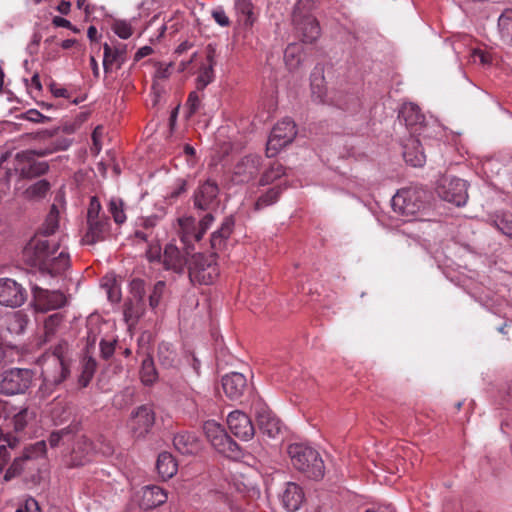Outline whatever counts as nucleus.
<instances>
[{
  "label": "nucleus",
  "mask_w": 512,
  "mask_h": 512,
  "mask_svg": "<svg viewBox=\"0 0 512 512\" xmlns=\"http://www.w3.org/2000/svg\"><path fill=\"white\" fill-rule=\"evenodd\" d=\"M97 333L98 327H90L86 336V353L85 355H90V352L95 349V345L97 342Z\"/></svg>",
  "instance_id": "obj_60"
},
{
  "label": "nucleus",
  "mask_w": 512,
  "mask_h": 512,
  "mask_svg": "<svg viewBox=\"0 0 512 512\" xmlns=\"http://www.w3.org/2000/svg\"><path fill=\"white\" fill-rule=\"evenodd\" d=\"M140 379L145 385H152L158 379L154 361L150 355H147L141 364Z\"/></svg>",
  "instance_id": "obj_43"
},
{
  "label": "nucleus",
  "mask_w": 512,
  "mask_h": 512,
  "mask_svg": "<svg viewBox=\"0 0 512 512\" xmlns=\"http://www.w3.org/2000/svg\"><path fill=\"white\" fill-rule=\"evenodd\" d=\"M46 454V442L41 440L34 444L25 447L22 455L14 459L13 463L8 468L5 479L9 480L19 475L25 465H28L33 460L43 457Z\"/></svg>",
  "instance_id": "obj_15"
},
{
  "label": "nucleus",
  "mask_w": 512,
  "mask_h": 512,
  "mask_svg": "<svg viewBox=\"0 0 512 512\" xmlns=\"http://www.w3.org/2000/svg\"><path fill=\"white\" fill-rule=\"evenodd\" d=\"M441 199L456 206H462L468 199L467 184L459 178L443 177L437 186Z\"/></svg>",
  "instance_id": "obj_10"
},
{
  "label": "nucleus",
  "mask_w": 512,
  "mask_h": 512,
  "mask_svg": "<svg viewBox=\"0 0 512 512\" xmlns=\"http://www.w3.org/2000/svg\"><path fill=\"white\" fill-rule=\"evenodd\" d=\"M324 80L323 76L316 77L315 73L312 74V80H311V88H312V94L314 97L318 99L319 102H325L324 95L325 91L324 88L320 85Z\"/></svg>",
  "instance_id": "obj_53"
},
{
  "label": "nucleus",
  "mask_w": 512,
  "mask_h": 512,
  "mask_svg": "<svg viewBox=\"0 0 512 512\" xmlns=\"http://www.w3.org/2000/svg\"><path fill=\"white\" fill-rule=\"evenodd\" d=\"M94 447L92 442L85 436L79 437L71 451L67 465L69 467L82 466L92 459Z\"/></svg>",
  "instance_id": "obj_24"
},
{
  "label": "nucleus",
  "mask_w": 512,
  "mask_h": 512,
  "mask_svg": "<svg viewBox=\"0 0 512 512\" xmlns=\"http://www.w3.org/2000/svg\"><path fill=\"white\" fill-rule=\"evenodd\" d=\"M35 139L47 142L45 147L27 149L15 155L13 169L2 167L4 158L0 162V198L10 190V182L14 172L20 180H31L41 177L49 171L46 161H39L37 157H46L57 151L66 150L71 141L67 138H55V132L44 130L35 135Z\"/></svg>",
  "instance_id": "obj_1"
},
{
  "label": "nucleus",
  "mask_w": 512,
  "mask_h": 512,
  "mask_svg": "<svg viewBox=\"0 0 512 512\" xmlns=\"http://www.w3.org/2000/svg\"><path fill=\"white\" fill-rule=\"evenodd\" d=\"M10 451H9V448L5 445V444H1L0 445V471H2L9 459H10Z\"/></svg>",
  "instance_id": "obj_62"
},
{
  "label": "nucleus",
  "mask_w": 512,
  "mask_h": 512,
  "mask_svg": "<svg viewBox=\"0 0 512 512\" xmlns=\"http://www.w3.org/2000/svg\"><path fill=\"white\" fill-rule=\"evenodd\" d=\"M261 157L248 155L241 158L234 166L233 181L236 183H247L253 180L260 169Z\"/></svg>",
  "instance_id": "obj_18"
},
{
  "label": "nucleus",
  "mask_w": 512,
  "mask_h": 512,
  "mask_svg": "<svg viewBox=\"0 0 512 512\" xmlns=\"http://www.w3.org/2000/svg\"><path fill=\"white\" fill-rule=\"evenodd\" d=\"M238 21L245 27H251L256 20L251 0H235Z\"/></svg>",
  "instance_id": "obj_37"
},
{
  "label": "nucleus",
  "mask_w": 512,
  "mask_h": 512,
  "mask_svg": "<svg viewBox=\"0 0 512 512\" xmlns=\"http://www.w3.org/2000/svg\"><path fill=\"white\" fill-rule=\"evenodd\" d=\"M22 508L24 509V512H40L39 504L33 498L27 499Z\"/></svg>",
  "instance_id": "obj_64"
},
{
  "label": "nucleus",
  "mask_w": 512,
  "mask_h": 512,
  "mask_svg": "<svg viewBox=\"0 0 512 512\" xmlns=\"http://www.w3.org/2000/svg\"><path fill=\"white\" fill-rule=\"evenodd\" d=\"M284 60L289 70H295L301 63V48L297 44H290L284 52Z\"/></svg>",
  "instance_id": "obj_44"
},
{
  "label": "nucleus",
  "mask_w": 512,
  "mask_h": 512,
  "mask_svg": "<svg viewBox=\"0 0 512 512\" xmlns=\"http://www.w3.org/2000/svg\"><path fill=\"white\" fill-rule=\"evenodd\" d=\"M259 430L270 438H275L281 431V422L277 416L263 403L253 406Z\"/></svg>",
  "instance_id": "obj_16"
},
{
  "label": "nucleus",
  "mask_w": 512,
  "mask_h": 512,
  "mask_svg": "<svg viewBox=\"0 0 512 512\" xmlns=\"http://www.w3.org/2000/svg\"><path fill=\"white\" fill-rule=\"evenodd\" d=\"M49 362L54 369L50 370V367L47 366L42 370L43 382L45 386H55L62 383L68 377L70 370L64 359L57 352L53 353Z\"/></svg>",
  "instance_id": "obj_20"
},
{
  "label": "nucleus",
  "mask_w": 512,
  "mask_h": 512,
  "mask_svg": "<svg viewBox=\"0 0 512 512\" xmlns=\"http://www.w3.org/2000/svg\"><path fill=\"white\" fill-rule=\"evenodd\" d=\"M156 469L158 474L166 480L172 478L177 473L178 465L170 453L162 452L158 456Z\"/></svg>",
  "instance_id": "obj_35"
},
{
  "label": "nucleus",
  "mask_w": 512,
  "mask_h": 512,
  "mask_svg": "<svg viewBox=\"0 0 512 512\" xmlns=\"http://www.w3.org/2000/svg\"><path fill=\"white\" fill-rule=\"evenodd\" d=\"M218 195V185L211 180H207L203 184L199 185L195 190L194 206L197 209L209 211L208 213H211V211L216 209L219 205Z\"/></svg>",
  "instance_id": "obj_17"
},
{
  "label": "nucleus",
  "mask_w": 512,
  "mask_h": 512,
  "mask_svg": "<svg viewBox=\"0 0 512 512\" xmlns=\"http://www.w3.org/2000/svg\"><path fill=\"white\" fill-rule=\"evenodd\" d=\"M227 424L230 431L242 440H250L255 434L254 425L245 413L235 410L227 417Z\"/></svg>",
  "instance_id": "obj_19"
},
{
  "label": "nucleus",
  "mask_w": 512,
  "mask_h": 512,
  "mask_svg": "<svg viewBox=\"0 0 512 512\" xmlns=\"http://www.w3.org/2000/svg\"><path fill=\"white\" fill-rule=\"evenodd\" d=\"M59 227V211L55 205H52L44 223L35 235H42L45 238L52 236Z\"/></svg>",
  "instance_id": "obj_39"
},
{
  "label": "nucleus",
  "mask_w": 512,
  "mask_h": 512,
  "mask_svg": "<svg viewBox=\"0 0 512 512\" xmlns=\"http://www.w3.org/2000/svg\"><path fill=\"white\" fill-rule=\"evenodd\" d=\"M398 118L404 122L412 135L420 134L425 124V115L414 103H404L399 110Z\"/></svg>",
  "instance_id": "obj_21"
},
{
  "label": "nucleus",
  "mask_w": 512,
  "mask_h": 512,
  "mask_svg": "<svg viewBox=\"0 0 512 512\" xmlns=\"http://www.w3.org/2000/svg\"><path fill=\"white\" fill-rule=\"evenodd\" d=\"M305 499L303 489L294 482H287L280 494V500L283 507L288 512L299 510Z\"/></svg>",
  "instance_id": "obj_26"
},
{
  "label": "nucleus",
  "mask_w": 512,
  "mask_h": 512,
  "mask_svg": "<svg viewBox=\"0 0 512 512\" xmlns=\"http://www.w3.org/2000/svg\"><path fill=\"white\" fill-rule=\"evenodd\" d=\"M203 431L207 440L219 453L232 459H237L241 456V451L238 444L215 420L206 421L203 424Z\"/></svg>",
  "instance_id": "obj_6"
},
{
  "label": "nucleus",
  "mask_w": 512,
  "mask_h": 512,
  "mask_svg": "<svg viewBox=\"0 0 512 512\" xmlns=\"http://www.w3.org/2000/svg\"><path fill=\"white\" fill-rule=\"evenodd\" d=\"M471 58L474 63H480L482 65H489L492 63V56L489 52L475 49L471 54Z\"/></svg>",
  "instance_id": "obj_54"
},
{
  "label": "nucleus",
  "mask_w": 512,
  "mask_h": 512,
  "mask_svg": "<svg viewBox=\"0 0 512 512\" xmlns=\"http://www.w3.org/2000/svg\"><path fill=\"white\" fill-rule=\"evenodd\" d=\"M131 291L136 302L141 303L145 294L144 281L141 279H134L131 282Z\"/></svg>",
  "instance_id": "obj_56"
},
{
  "label": "nucleus",
  "mask_w": 512,
  "mask_h": 512,
  "mask_svg": "<svg viewBox=\"0 0 512 512\" xmlns=\"http://www.w3.org/2000/svg\"><path fill=\"white\" fill-rule=\"evenodd\" d=\"M214 20L222 27H227L230 24L229 18L222 9H216L212 12Z\"/></svg>",
  "instance_id": "obj_61"
},
{
  "label": "nucleus",
  "mask_w": 512,
  "mask_h": 512,
  "mask_svg": "<svg viewBox=\"0 0 512 512\" xmlns=\"http://www.w3.org/2000/svg\"><path fill=\"white\" fill-rule=\"evenodd\" d=\"M288 454L293 467L307 478L320 480L325 473V466L319 453L304 444L294 443L288 447Z\"/></svg>",
  "instance_id": "obj_3"
},
{
  "label": "nucleus",
  "mask_w": 512,
  "mask_h": 512,
  "mask_svg": "<svg viewBox=\"0 0 512 512\" xmlns=\"http://www.w3.org/2000/svg\"><path fill=\"white\" fill-rule=\"evenodd\" d=\"M60 246V240L34 235L23 249V261L43 275H62L70 267V256L64 250L55 255Z\"/></svg>",
  "instance_id": "obj_2"
},
{
  "label": "nucleus",
  "mask_w": 512,
  "mask_h": 512,
  "mask_svg": "<svg viewBox=\"0 0 512 512\" xmlns=\"http://www.w3.org/2000/svg\"><path fill=\"white\" fill-rule=\"evenodd\" d=\"M23 119H26L34 123H46L49 121V117L43 115L36 109H30L23 114Z\"/></svg>",
  "instance_id": "obj_58"
},
{
  "label": "nucleus",
  "mask_w": 512,
  "mask_h": 512,
  "mask_svg": "<svg viewBox=\"0 0 512 512\" xmlns=\"http://www.w3.org/2000/svg\"><path fill=\"white\" fill-rule=\"evenodd\" d=\"M285 174L283 165L279 162H273L260 178V185H267Z\"/></svg>",
  "instance_id": "obj_46"
},
{
  "label": "nucleus",
  "mask_w": 512,
  "mask_h": 512,
  "mask_svg": "<svg viewBox=\"0 0 512 512\" xmlns=\"http://www.w3.org/2000/svg\"><path fill=\"white\" fill-rule=\"evenodd\" d=\"M168 499L167 492L158 485H147L141 489L139 505L145 510L156 508Z\"/></svg>",
  "instance_id": "obj_25"
},
{
  "label": "nucleus",
  "mask_w": 512,
  "mask_h": 512,
  "mask_svg": "<svg viewBox=\"0 0 512 512\" xmlns=\"http://www.w3.org/2000/svg\"><path fill=\"white\" fill-rule=\"evenodd\" d=\"M403 158L406 163L413 167H421L426 161L420 140L410 136L403 145Z\"/></svg>",
  "instance_id": "obj_28"
},
{
  "label": "nucleus",
  "mask_w": 512,
  "mask_h": 512,
  "mask_svg": "<svg viewBox=\"0 0 512 512\" xmlns=\"http://www.w3.org/2000/svg\"><path fill=\"white\" fill-rule=\"evenodd\" d=\"M213 221L212 213H207L198 223L192 216L178 218L177 233L187 254H190V250H194V244L202 239Z\"/></svg>",
  "instance_id": "obj_5"
},
{
  "label": "nucleus",
  "mask_w": 512,
  "mask_h": 512,
  "mask_svg": "<svg viewBox=\"0 0 512 512\" xmlns=\"http://www.w3.org/2000/svg\"><path fill=\"white\" fill-rule=\"evenodd\" d=\"M32 373L28 369H12L6 371L0 380V393L15 395L24 393L31 384Z\"/></svg>",
  "instance_id": "obj_11"
},
{
  "label": "nucleus",
  "mask_w": 512,
  "mask_h": 512,
  "mask_svg": "<svg viewBox=\"0 0 512 512\" xmlns=\"http://www.w3.org/2000/svg\"><path fill=\"white\" fill-rule=\"evenodd\" d=\"M293 24L303 42L313 43L320 36L321 29L316 18H308V20L302 21L301 24Z\"/></svg>",
  "instance_id": "obj_34"
},
{
  "label": "nucleus",
  "mask_w": 512,
  "mask_h": 512,
  "mask_svg": "<svg viewBox=\"0 0 512 512\" xmlns=\"http://www.w3.org/2000/svg\"><path fill=\"white\" fill-rule=\"evenodd\" d=\"M495 224L503 234L512 238V213H503L498 216Z\"/></svg>",
  "instance_id": "obj_49"
},
{
  "label": "nucleus",
  "mask_w": 512,
  "mask_h": 512,
  "mask_svg": "<svg viewBox=\"0 0 512 512\" xmlns=\"http://www.w3.org/2000/svg\"><path fill=\"white\" fill-rule=\"evenodd\" d=\"M189 278L192 283L209 285L219 275V269L216 263V253L205 255L198 253L193 255L188 266Z\"/></svg>",
  "instance_id": "obj_7"
},
{
  "label": "nucleus",
  "mask_w": 512,
  "mask_h": 512,
  "mask_svg": "<svg viewBox=\"0 0 512 512\" xmlns=\"http://www.w3.org/2000/svg\"><path fill=\"white\" fill-rule=\"evenodd\" d=\"M159 218L155 215L141 218L137 223V229L134 236L144 242H152L153 230L158 224Z\"/></svg>",
  "instance_id": "obj_36"
},
{
  "label": "nucleus",
  "mask_w": 512,
  "mask_h": 512,
  "mask_svg": "<svg viewBox=\"0 0 512 512\" xmlns=\"http://www.w3.org/2000/svg\"><path fill=\"white\" fill-rule=\"evenodd\" d=\"M146 256L149 262L151 263H161L163 259V254H161V247L157 244H150L147 251Z\"/></svg>",
  "instance_id": "obj_55"
},
{
  "label": "nucleus",
  "mask_w": 512,
  "mask_h": 512,
  "mask_svg": "<svg viewBox=\"0 0 512 512\" xmlns=\"http://www.w3.org/2000/svg\"><path fill=\"white\" fill-rule=\"evenodd\" d=\"M112 30L121 39H128L133 34L131 24L125 20H115L112 24Z\"/></svg>",
  "instance_id": "obj_48"
},
{
  "label": "nucleus",
  "mask_w": 512,
  "mask_h": 512,
  "mask_svg": "<svg viewBox=\"0 0 512 512\" xmlns=\"http://www.w3.org/2000/svg\"><path fill=\"white\" fill-rule=\"evenodd\" d=\"M27 299L26 289L11 278L0 279V304L16 308L24 304Z\"/></svg>",
  "instance_id": "obj_14"
},
{
  "label": "nucleus",
  "mask_w": 512,
  "mask_h": 512,
  "mask_svg": "<svg viewBox=\"0 0 512 512\" xmlns=\"http://www.w3.org/2000/svg\"><path fill=\"white\" fill-rule=\"evenodd\" d=\"M222 388L228 398L238 400L247 388L246 377L238 372L227 374L222 378Z\"/></svg>",
  "instance_id": "obj_27"
},
{
  "label": "nucleus",
  "mask_w": 512,
  "mask_h": 512,
  "mask_svg": "<svg viewBox=\"0 0 512 512\" xmlns=\"http://www.w3.org/2000/svg\"><path fill=\"white\" fill-rule=\"evenodd\" d=\"M215 56V48L212 45H208L206 48V63L200 67L196 79L198 90H204V88L214 80Z\"/></svg>",
  "instance_id": "obj_30"
},
{
  "label": "nucleus",
  "mask_w": 512,
  "mask_h": 512,
  "mask_svg": "<svg viewBox=\"0 0 512 512\" xmlns=\"http://www.w3.org/2000/svg\"><path fill=\"white\" fill-rule=\"evenodd\" d=\"M498 29L502 40L512 45V9H506L498 19Z\"/></svg>",
  "instance_id": "obj_41"
},
{
  "label": "nucleus",
  "mask_w": 512,
  "mask_h": 512,
  "mask_svg": "<svg viewBox=\"0 0 512 512\" xmlns=\"http://www.w3.org/2000/svg\"><path fill=\"white\" fill-rule=\"evenodd\" d=\"M281 192L282 190L278 186L269 189L265 194L258 198L255 203V210H260L276 203L280 197Z\"/></svg>",
  "instance_id": "obj_45"
},
{
  "label": "nucleus",
  "mask_w": 512,
  "mask_h": 512,
  "mask_svg": "<svg viewBox=\"0 0 512 512\" xmlns=\"http://www.w3.org/2000/svg\"><path fill=\"white\" fill-rule=\"evenodd\" d=\"M87 230L82 238V243L94 245L105 241L111 232L110 219L102 211V205L97 196H92L86 215Z\"/></svg>",
  "instance_id": "obj_4"
},
{
  "label": "nucleus",
  "mask_w": 512,
  "mask_h": 512,
  "mask_svg": "<svg viewBox=\"0 0 512 512\" xmlns=\"http://www.w3.org/2000/svg\"><path fill=\"white\" fill-rule=\"evenodd\" d=\"M246 486L244 484H229L226 492H219L217 509L219 512H249L244 507Z\"/></svg>",
  "instance_id": "obj_12"
},
{
  "label": "nucleus",
  "mask_w": 512,
  "mask_h": 512,
  "mask_svg": "<svg viewBox=\"0 0 512 512\" xmlns=\"http://www.w3.org/2000/svg\"><path fill=\"white\" fill-rule=\"evenodd\" d=\"M424 194L415 187L400 189L392 198L393 210L403 216L415 215L424 206Z\"/></svg>",
  "instance_id": "obj_8"
},
{
  "label": "nucleus",
  "mask_w": 512,
  "mask_h": 512,
  "mask_svg": "<svg viewBox=\"0 0 512 512\" xmlns=\"http://www.w3.org/2000/svg\"><path fill=\"white\" fill-rule=\"evenodd\" d=\"M186 255L188 254H183L175 244L169 243L164 248L161 263L165 270L181 274L184 272L188 262Z\"/></svg>",
  "instance_id": "obj_23"
},
{
  "label": "nucleus",
  "mask_w": 512,
  "mask_h": 512,
  "mask_svg": "<svg viewBox=\"0 0 512 512\" xmlns=\"http://www.w3.org/2000/svg\"><path fill=\"white\" fill-rule=\"evenodd\" d=\"M233 228V217H226L223 220L221 227L211 235L210 244L214 251L222 250L226 246V242L232 234Z\"/></svg>",
  "instance_id": "obj_33"
},
{
  "label": "nucleus",
  "mask_w": 512,
  "mask_h": 512,
  "mask_svg": "<svg viewBox=\"0 0 512 512\" xmlns=\"http://www.w3.org/2000/svg\"><path fill=\"white\" fill-rule=\"evenodd\" d=\"M313 8L314 2L312 0H298L292 13V22L301 24L302 21H306L308 18H315L311 13Z\"/></svg>",
  "instance_id": "obj_40"
},
{
  "label": "nucleus",
  "mask_w": 512,
  "mask_h": 512,
  "mask_svg": "<svg viewBox=\"0 0 512 512\" xmlns=\"http://www.w3.org/2000/svg\"><path fill=\"white\" fill-rule=\"evenodd\" d=\"M103 67L105 72H109L113 65L119 69L126 61V45L118 44L112 48L108 43L103 45Z\"/></svg>",
  "instance_id": "obj_31"
},
{
  "label": "nucleus",
  "mask_w": 512,
  "mask_h": 512,
  "mask_svg": "<svg viewBox=\"0 0 512 512\" xmlns=\"http://www.w3.org/2000/svg\"><path fill=\"white\" fill-rule=\"evenodd\" d=\"M140 303L137 302L136 305L132 303V301L126 302L124 305V316L126 320H131L134 318H138L141 314V307H138Z\"/></svg>",
  "instance_id": "obj_59"
},
{
  "label": "nucleus",
  "mask_w": 512,
  "mask_h": 512,
  "mask_svg": "<svg viewBox=\"0 0 512 512\" xmlns=\"http://www.w3.org/2000/svg\"><path fill=\"white\" fill-rule=\"evenodd\" d=\"M173 444L175 449L183 455L195 454L200 449L199 440L190 432H182L175 435Z\"/></svg>",
  "instance_id": "obj_32"
},
{
  "label": "nucleus",
  "mask_w": 512,
  "mask_h": 512,
  "mask_svg": "<svg viewBox=\"0 0 512 512\" xmlns=\"http://www.w3.org/2000/svg\"><path fill=\"white\" fill-rule=\"evenodd\" d=\"M50 91L55 97L69 98V92L66 88L57 85L56 83H52L50 85Z\"/></svg>",
  "instance_id": "obj_63"
},
{
  "label": "nucleus",
  "mask_w": 512,
  "mask_h": 512,
  "mask_svg": "<svg viewBox=\"0 0 512 512\" xmlns=\"http://www.w3.org/2000/svg\"><path fill=\"white\" fill-rule=\"evenodd\" d=\"M186 107L188 109L189 117H191L199 111L201 107V97L196 91H192L189 93L186 101Z\"/></svg>",
  "instance_id": "obj_52"
},
{
  "label": "nucleus",
  "mask_w": 512,
  "mask_h": 512,
  "mask_svg": "<svg viewBox=\"0 0 512 512\" xmlns=\"http://www.w3.org/2000/svg\"><path fill=\"white\" fill-rule=\"evenodd\" d=\"M70 433L71 430L69 428H63L61 430L52 432L48 439L50 446L57 447L64 438L70 435Z\"/></svg>",
  "instance_id": "obj_57"
},
{
  "label": "nucleus",
  "mask_w": 512,
  "mask_h": 512,
  "mask_svg": "<svg viewBox=\"0 0 512 512\" xmlns=\"http://www.w3.org/2000/svg\"><path fill=\"white\" fill-rule=\"evenodd\" d=\"M19 195L26 201L39 202L46 198L51 190V183L46 179H40L27 187H16Z\"/></svg>",
  "instance_id": "obj_29"
},
{
  "label": "nucleus",
  "mask_w": 512,
  "mask_h": 512,
  "mask_svg": "<svg viewBox=\"0 0 512 512\" xmlns=\"http://www.w3.org/2000/svg\"><path fill=\"white\" fill-rule=\"evenodd\" d=\"M297 135L296 125L290 118L279 121L272 129L267 142L266 155L274 157L281 148L291 143Z\"/></svg>",
  "instance_id": "obj_9"
},
{
  "label": "nucleus",
  "mask_w": 512,
  "mask_h": 512,
  "mask_svg": "<svg viewBox=\"0 0 512 512\" xmlns=\"http://www.w3.org/2000/svg\"><path fill=\"white\" fill-rule=\"evenodd\" d=\"M63 316L60 313L50 315L44 322L45 337L48 340L54 333L58 326L62 323Z\"/></svg>",
  "instance_id": "obj_47"
},
{
  "label": "nucleus",
  "mask_w": 512,
  "mask_h": 512,
  "mask_svg": "<svg viewBox=\"0 0 512 512\" xmlns=\"http://www.w3.org/2000/svg\"><path fill=\"white\" fill-rule=\"evenodd\" d=\"M107 209L117 225H122L126 222L127 216L125 212V203L121 198H110L107 203Z\"/></svg>",
  "instance_id": "obj_42"
},
{
  "label": "nucleus",
  "mask_w": 512,
  "mask_h": 512,
  "mask_svg": "<svg viewBox=\"0 0 512 512\" xmlns=\"http://www.w3.org/2000/svg\"><path fill=\"white\" fill-rule=\"evenodd\" d=\"M97 369V362L92 355H85L81 361V374L78 379L79 385L84 388L89 385Z\"/></svg>",
  "instance_id": "obj_38"
},
{
  "label": "nucleus",
  "mask_w": 512,
  "mask_h": 512,
  "mask_svg": "<svg viewBox=\"0 0 512 512\" xmlns=\"http://www.w3.org/2000/svg\"><path fill=\"white\" fill-rule=\"evenodd\" d=\"M117 340L116 339H104L101 338L99 346L101 357L105 360H108L115 352Z\"/></svg>",
  "instance_id": "obj_51"
},
{
  "label": "nucleus",
  "mask_w": 512,
  "mask_h": 512,
  "mask_svg": "<svg viewBox=\"0 0 512 512\" xmlns=\"http://www.w3.org/2000/svg\"><path fill=\"white\" fill-rule=\"evenodd\" d=\"M165 286L166 284L164 281H158L155 283L153 290L149 296V305L151 306V308L154 309L159 305L161 298L164 294Z\"/></svg>",
  "instance_id": "obj_50"
},
{
  "label": "nucleus",
  "mask_w": 512,
  "mask_h": 512,
  "mask_svg": "<svg viewBox=\"0 0 512 512\" xmlns=\"http://www.w3.org/2000/svg\"><path fill=\"white\" fill-rule=\"evenodd\" d=\"M155 422V413L148 405H141L131 412L128 427L135 438L145 436Z\"/></svg>",
  "instance_id": "obj_13"
},
{
  "label": "nucleus",
  "mask_w": 512,
  "mask_h": 512,
  "mask_svg": "<svg viewBox=\"0 0 512 512\" xmlns=\"http://www.w3.org/2000/svg\"><path fill=\"white\" fill-rule=\"evenodd\" d=\"M32 293L39 307L43 310L59 309L67 302L65 295L58 290L50 291L34 285L32 286Z\"/></svg>",
  "instance_id": "obj_22"
}]
</instances>
